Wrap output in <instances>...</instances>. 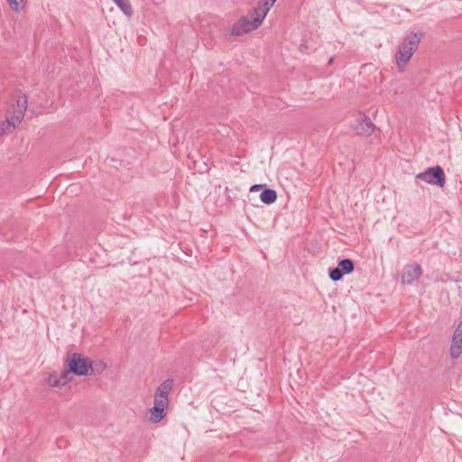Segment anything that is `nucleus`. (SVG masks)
Instances as JSON below:
<instances>
[{"label": "nucleus", "instance_id": "nucleus-3", "mask_svg": "<svg viewBox=\"0 0 462 462\" xmlns=\"http://www.w3.org/2000/svg\"><path fill=\"white\" fill-rule=\"evenodd\" d=\"M423 34L421 32H411L399 45L395 54V62L399 71H403L411 58L417 51Z\"/></svg>", "mask_w": 462, "mask_h": 462}, {"label": "nucleus", "instance_id": "nucleus-14", "mask_svg": "<svg viewBox=\"0 0 462 462\" xmlns=\"http://www.w3.org/2000/svg\"><path fill=\"white\" fill-rule=\"evenodd\" d=\"M260 199L263 203L270 205L277 199V193L273 189H264L260 195Z\"/></svg>", "mask_w": 462, "mask_h": 462}, {"label": "nucleus", "instance_id": "nucleus-4", "mask_svg": "<svg viewBox=\"0 0 462 462\" xmlns=\"http://www.w3.org/2000/svg\"><path fill=\"white\" fill-rule=\"evenodd\" d=\"M416 178L440 188H443L446 183V175L440 166L428 168L423 172L419 173Z\"/></svg>", "mask_w": 462, "mask_h": 462}, {"label": "nucleus", "instance_id": "nucleus-16", "mask_svg": "<svg viewBox=\"0 0 462 462\" xmlns=\"http://www.w3.org/2000/svg\"><path fill=\"white\" fill-rule=\"evenodd\" d=\"M153 406H157L159 408L162 407L167 410L169 407V398H162L154 395Z\"/></svg>", "mask_w": 462, "mask_h": 462}, {"label": "nucleus", "instance_id": "nucleus-13", "mask_svg": "<svg viewBox=\"0 0 462 462\" xmlns=\"http://www.w3.org/2000/svg\"><path fill=\"white\" fill-rule=\"evenodd\" d=\"M18 125H20V123H15L12 116H7L6 119L0 124V135L4 134L5 132L14 130Z\"/></svg>", "mask_w": 462, "mask_h": 462}, {"label": "nucleus", "instance_id": "nucleus-17", "mask_svg": "<svg viewBox=\"0 0 462 462\" xmlns=\"http://www.w3.org/2000/svg\"><path fill=\"white\" fill-rule=\"evenodd\" d=\"M23 0H7L9 5L11 6V8L14 11H17L19 9V6H20V4L23 2Z\"/></svg>", "mask_w": 462, "mask_h": 462}, {"label": "nucleus", "instance_id": "nucleus-12", "mask_svg": "<svg viewBox=\"0 0 462 462\" xmlns=\"http://www.w3.org/2000/svg\"><path fill=\"white\" fill-rule=\"evenodd\" d=\"M166 416V410L162 407L152 406L150 409V420L152 422H159Z\"/></svg>", "mask_w": 462, "mask_h": 462}, {"label": "nucleus", "instance_id": "nucleus-8", "mask_svg": "<svg viewBox=\"0 0 462 462\" xmlns=\"http://www.w3.org/2000/svg\"><path fill=\"white\" fill-rule=\"evenodd\" d=\"M28 97L26 95L22 94L17 97L16 103L12 106V116L14 118L15 123H21L24 117V113L27 110Z\"/></svg>", "mask_w": 462, "mask_h": 462}, {"label": "nucleus", "instance_id": "nucleus-2", "mask_svg": "<svg viewBox=\"0 0 462 462\" xmlns=\"http://www.w3.org/2000/svg\"><path fill=\"white\" fill-rule=\"evenodd\" d=\"M276 0H260L246 15L233 24V35L241 36L258 29Z\"/></svg>", "mask_w": 462, "mask_h": 462}, {"label": "nucleus", "instance_id": "nucleus-7", "mask_svg": "<svg viewBox=\"0 0 462 462\" xmlns=\"http://www.w3.org/2000/svg\"><path fill=\"white\" fill-rule=\"evenodd\" d=\"M422 274V268L419 263L406 264L401 275L402 284H412Z\"/></svg>", "mask_w": 462, "mask_h": 462}, {"label": "nucleus", "instance_id": "nucleus-6", "mask_svg": "<svg viewBox=\"0 0 462 462\" xmlns=\"http://www.w3.org/2000/svg\"><path fill=\"white\" fill-rule=\"evenodd\" d=\"M355 269L354 262L351 259L346 258L340 260L336 268L329 270V278L333 282H337L342 279L344 274L351 273Z\"/></svg>", "mask_w": 462, "mask_h": 462}, {"label": "nucleus", "instance_id": "nucleus-10", "mask_svg": "<svg viewBox=\"0 0 462 462\" xmlns=\"http://www.w3.org/2000/svg\"><path fill=\"white\" fill-rule=\"evenodd\" d=\"M173 386L172 379H166L161 385L156 389L154 395L162 398H168L169 393Z\"/></svg>", "mask_w": 462, "mask_h": 462}, {"label": "nucleus", "instance_id": "nucleus-11", "mask_svg": "<svg viewBox=\"0 0 462 462\" xmlns=\"http://www.w3.org/2000/svg\"><path fill=\"white\" fill-rule=\"evenodd\" d=\"M91 368L88 369V375L100 374L106 369V364L103 360H90Z\"/></svg>", "mask_w": 462, "mask_h": 462}, {"label": "nucleus", "instance_id": "nucleus-15", "mask_svg": "<svg viewBox=\"0 0 462 462\" xmlns=\"http://www.w3.org/2000/svg\"><path fill=\"white\" fill-rule=\"evenodd\" d=\"M113 2L127 17H131L133 15V8L129 0H113Z\"/></svg>", "mask_w": 462, "mask_h": 462}, {"label": "nucleus", "instance_id": "nucleus-18", "mask_svg": "<svg viewBox=\"0 0 462 462\" xmlns=\"http://www.w3.org/2000/svg\"><path fill=\"white\" fill-rule=\"evenodd\" d=\"M456 329H460V333L462 334V321L459 323Z\"/></svg>", "mask_w": 462, "mask_h": 462}, {"label": "nucleus", "instance_id": "nucleus-9", "mask_svg": "<svg viewBox=\"0 0 462 462\" xmlns=\"http://www.w3.org/2000/svg\"><path fill=\"white\" fill-rule=\"evenodd\" d=\"M462 354V334L460 329H456L450 346V356L453 359L457 358Z\"/></svg>", "mask_w": 462, "mask_h": 462}, {"label": "nucleus", "instance_id": "nucleus-1", "mask_svg": "<svg viewBox=\"0 0 462 462\" xmlns=\"http://www.w3.org/2000/svg\"><path fill=\"white\" fill-rule=\"evenodd\" d=\"M90 368L91 365L88 357L79 353H72L64 361V370L60 374L56 372L50 374L46 383L51 387L64 386L72 381L71 374L87 376Z\"/></svg>", "mask_w": 462, "mask_h": 462}, {"label": "nucleus", "instance_id": "nucleus-5", "mask_svg": "<svg viewBox=\"0 0 462 462\" xmlns=\"http://www.w3.org/2000/svg\"><path fill=\"white\" fill-rule=\"evenodd\" d=\"M351 127L358 135L363 136H370L375 130L374 124L365 114H359Z\"/></svg>", "mask_w": 462, "mask_h": 462}]
</instances>
